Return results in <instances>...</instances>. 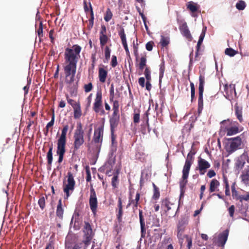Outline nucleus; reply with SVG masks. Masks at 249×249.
Here are the masks:
<instances>
[{
  "mask_svg": "<svg viewBox=\"0 0 249 249\" xmlns=\"http://www.w3.org/2000/svg\"><path fill=\"white\" fill-rule=\"evenodd\" d=\"M82 48L80 46L73 45L71 48H67L64 53V66L63 67L65 75V82L71 85L75 80L77 64L80 57V53Z\"/></svg>",
  "mask_w": 249,
  "mask_h": 249,
  "instance_id": "obj_1",
  "label": "nucleus"
},
{
  "mask_svg": "<svg viewBox=\"0 0 249 249\" xmlns=\"http://www.w3.org/2000/svg\"><path fill=\"white\" fill-rule=\"evenodd\" d=\"M69 128L68 124L63 126L61 134L57 140L56 154L58 156V163L60 164L63 161L64 155L66 152V145L67 142V133Z\"/></svg>",
  "mask_w": 249,
  "mask_h": 249,
  "instance_id": "obj_2",
  "label": "nucleus"
},
{
  "mask_svg": "<svg viewBox=\"0 0 249 249\" xmlns=\"http://www.w3.org/2000/svg\"><path fill=\"white\" fill-rule=\"evenodd\" d=\"M188 224V219L186 217H182L180 218L177 224V231H178V237L179 240V243L180 247H182L183 246V238H185L186 242L187 243V247L188 249H190L192 245V240L187 235L183 234L186 227Z\"/></svg>",
  "mask_w": 249,
  "mask_h": 249,
  "instance_id": "obj_3",
  "label": "nucleus"
},
{
  "mask_svg": "<svg viewBox=\"0 0 249 249\" xmlns=\"http://www.w3.org/2000/svg\"><path fill=\"white\" fill-rule=\"evenodd\" d=\"M84 132L82 125L80 122L77 124L76 128L73 135V151L75 152L78 150L84 142Z\"/></svg>",
  "mask_w": 249,
  "mask_h": 249,
  "instance_id": "obj_4",
  "label": "nucleus"
},
{
  "mask_svg": "<svg viewBox=\"0 0 249 249\" xmlns=\"http://www.w3.org/2000/svg\"><path fill=\"white\" fill-rule=\"evenodd\" d=\"M67 177V182L65 181H63V191L66 195L65 198H68L70 196V194L73 191L75 185L73 176L71 172L68 173Z\"/></svg>",
  "mask_w": 249,
  "mask_h": 249,
  "instance_id": "obj_5",
  "label": "nucleus"
},
{
  "mask_svg": "<svg viewBox=\"0 0 249 249\" xmlns=\"http://www.w3.org/2000/svg\"><path fill=\"white\" fill-rule=\"evenodd\" d=\"M229 142L225 145L226 151L230 154L240 148L242 143V139L240 136L231 138L228 139Z\"/></svg>",
  "mask_w": 249,
  "mask_h": 249,
  "instance_id": "obj_6",
  "label": "nucleus"
},
{
  "mask_svg": "<svg viewBox=\"0 0 249 249\" xmlns=\"http://www.w3.org/2000/svg\"><path fill=\"white\" fill-rule=\"evenodd\" d=\"M83 243L86 246L89 245L94 236V232L90 224L88 222H85L83 229Z\"/></svg>",
  "mask_w": 249,
  "mask_h": 249,
  "instance_id": "obj_7",
  "label": "nucleus"
},
{
  "mask_svg": "<svg viewBox=\"0 0 249 249\" xmlns=\"http://www.w3.org/2000/svg\"><path fill=\"white\" fill-rule=\"evenodd\" d=\"M246 161L249 165V156L247 151L244 150L243 153L238 157L234 163L236 171H240L244 167Z\"/></svg>",
  "mask_w": 249,
  "mask_h": 249,
  "instance_id": "obj_8",
  "label": "nucleus"
},
{
  "mask_svg": "<svg viewBox=\"0 0 249 249\" xmlns=\"http://www.w3.org/2000/svg\"><path fill=\"white\" fill-rule=\"evenodd\" d=\"M205 83V76L204 74H202L200 72L199 76L198 109H203V94L204 92Z\"/></svg>",
  "mask_w": 249,
  "mask_h": 249,
  "instance_id": "obj_9",
  "label": "nucleus"
},
{
  "mask_svg": "<svg viewBox=\"0 0 249 249\" xmlns=\"http://www.w3.org/2000/svg\"><path fill=\"white\" fill-rule=\"evenodd\" d=\"M89 205L92 213L95 215L97 211L98 200L96 192L92 185L90 189Z\"/></svg>",
  "mask_w": 249,
  "mask_h": 249,
  "instance_id": "obj_10",
  "label": "nucleus"
},
{
  "mask_svg": "<svg viewBox=\"0 0 249 249\" xmlns=\"http://www.w3.org/2000/svg\"><path fill=\"white\" fill-rule=\"evenodd\" d=\"M195 154L196 151L192 149L189 152L183 167L182 173L189 174L191 167L194 162L195 159L194 155Z\"/></svg>",
  "mask_w": 249,
  "mask_h": 249,
  "instance_id": "obj_11",
  "label": "nucleus"
},
{
  "mask_svg": "<svg viewBox=\"0 0 249 249\" xmlns=\"http://www.w3.org/2000/svg\"><path fill=\"white\" fill-rule=\"evenodd\" d=\"M235 185L236 183L235 182H234L232 183L231 186L232 196L233 198L236 200H239L241 202H242L243 200L249 201V192H246V194L245 195H240L239 192L236 190Z\"/></svg>",
  "mask_w": 249,
  "mask_h": 249,
  "instance_id": "obj_12",
  "label": "nucleus"
},
{
  "mask_svg": "<svg viewBox=\"0 0 249 249\" xmlns=\"http://www.w3.org/2000/svg\"><path fill=\"white\" fill-rule=\"evenodd\" d=\"M186 5L187 9L190 12L191 16L194 18H197L201 12L200 6L197 3L190 1Z\"/></svg>",
  "mask_w": 249,
  "mask_h": 249,
  "instance_id": "obj_13",
  "label": "nucleus"
},
{
  "mask_svg": "<svg viewBox=\"0 0 249 249\" xmlns=\"http://www.w3.org/2000/svg\"><path fill=\"white\" fill-rule=\"evenodd\" d=\"M211 167L210 163L200 157L198 158L197 169L198 170L200 175H203L207 170Z\"/></svg>",
  "mask_w": 249,
  "mask_h": 249,
  "instance_id": "obj_14",
  "label": "nucleus"
},
{
  "mask_svg": "<svg viewBox=\"0 0 249 249\" xmlns=\"http://www.w3.org/2000/svg\"><path fill=\"white\" fill-rule=\"evenodd\" d=\"M104 127L102 125L95 128L93 142L97 144V146H101L103 141Z\"/></svg>",
  "mask_w": 249,
  "mask_h": 249,
  "instance_id": "obj_15",
  "label": "nucleus"
},
{
  "mask_svg": "<svg viewBox=\"0 0 249 249\" xmlns=\"http://www.w3.org/2000/svg\"><path fill=\"white\" fill-rule=\"evenodd\" d=\"M129 202L127 204V207H128L130 205H132L133 209L134 210H136L140 204V194L137 192L136 194L135 199L132 198V193L130 192L129 195Z\"/></svg>",
  "mask_w": 249,
  "mask_h": 249,
  "instance_id": "obj_16",
  "label": "nucleus"
},
{
  "mask_svg": "<svg viewBox=\"0 0 249 249\" xmlns=\"http://www.w3.org/2000/svg\"><path fill=\"white\" fill-rule=\"evenodd\" d=\"M118 35L121 38L122 43L126 54L129 55V51L127 44L126 35L124 32V30L122 26H120L118 29Z\"/></svg>",
  "mask_w": 249,
  "mask_h": 249,
  "instance_id": "obj_17",
  "label": "nucleus"
},
{
  "mask_svg": "<svg viewBox=\"0 0 249 249\" xmlns=\"http://www.w3.org/2000/svg\"><path fill=\"white\" fill-rule=\"evenodd\" d=\"M224 91L226 96L228 98H233L236 95L234 84L225 85L224 86Z\"/></svg>",
  "mask_w": 249,
  "mask_h": 249,
  "instance_id": "obj_18",
  "label": "nucleus"
},
{
  "mask_svg": "<svg viewBox=\"0 0 249 249\" xmlns=\"http://www.w3.org/2000/svg\"><path fill=\"white\" fill-rule=\"evenodd\" d=\"M179 29L184 36L189 41L192 40V36L186 22H182V23L179 25Z\"/></svg>",
  "mask_w": 249,
  "mask_h": 249,
  "instance_id": "obj_19",
  "label": "nucleus"
},
{
  "mask_svg": "<svg viewBox=\"0 0 249 249\" xmlns=\"http://www.w3.org/2000/svg\"><path fill=\"white\" fill-rule=\"evenodd\" d=\"M241 182L246 186L249 185V165H246L240 176Z\"/></svg>",
  "mask_w": 249,
  "mask_h": 249,
  "instance_id": "obj_20",
  "label": "nucleus"
},
{
  "mask_svg": "<svg viewBox=\"0 0 249 249\" xmlns=\"http://www.w3.org/2000/svg\"><path fill=\"white\" fill-rule=\"evenodd\" d=\"M189 177V174L182 173V176L181 179L179 181V187L180 189V198L183 197L184 196V189L188 183V178Z\"/></svg>",
  "mask_w": 249,
  "mask_h": 249,
  "instance_id": "obj_21",
  "label": "nucleus"
},
{
  "mask_svg": "<svg viewBox=\"0 0 249 249\" xmlns=\"http://www.w3.org/2000/svg\"><path fill=\"white\" fill-rule=\"evenodd\" d=\"M102 107V94L101 90H98L96 93L93 109H99Z\"/></svg>",
  "mask_w": 249,
  "mask_h": 249,
  "instance_id": "obj_22",
  "label": "nucleus"
},
{
  "mask_svg": "<svg viewBox=\"0 0 249 249\" xmlns=\"http://www.w3.org/2000/svg\"><path fill=\"white\" fill-rule=\"evenodd\" d=\"M139 218H140V223L141 225V237L144 238L146 235V230L145 228V222L144 219L143 218L142 215V210H139Z\"/></svg>",
  "mask_w": 249,
  "mask_h": 249,
  "instance_id": "obj_23",
  "label": "nucleus"
},
{
  "mask_svg": "<svg viewBox=\"0 0 249 249\" xmlns=\"http://www.w3.org/2000/svg\"><path fill=\"white\" fill-rule=\"evenodd\" d=\"M229 231L225 230L222 233L219 234L218 238V244L219 246H224L225 244L229 235Z\"/></svg>",
  "mask_w": 249,
  "mask_h": 249,
  "instance_id": "obj_24",
  "label": "nucleus"
},
{
  "mask_svg": "<svg viewBox=\"0 0 249 249\" xmlns=\"http://www.w3.org/2000/svg\"><path fill=\"white\" fill-rule=\"evenodd\" d=\"M220 185V182L215 178L211 180L209 185V192L212 193L214 192L219 191L218 187Z\"/></svg>",
  "mask_w": 249,
  "mask_h": 249,
  "instance_id": "obj_25",
  "label": "nucleus"
},
{
  "mask_svg": "<svg viewBox=\"0 0 249 249\" xmlns=\"http://www.w3.org/2000/svg\"><path fill=\"white\" fill-rule=\"evenodd\" d=\"M107 71L103 68H99L98 71V77L100 82L105 83L107 76Z\"/></svg>",
  "mask_w": 249,
  "mask_h": 249,
  "instance_id": "obj_26",
  "label": "nucleus"
},
{
  "mask_svg": "<svg viewBox=\"0 0 249 249\" xmlns=\"http://www.w3.org/2000/svg\"><path fill=\"white\" fill-rule=\"evenodd\" d=\"M64 209L62 208V199H60L57 206L56 215V216L59 219L62 220L63 217Z\"/></svg>",
  "mask_w": 249,
  "mask_h": 249,
  "instance_id": "obj_27",
  "label": "nucleus"
},
{
  "mask_svg": "<svg viewBox=\"0 0 249 249\" xmlns=\"http://www.w3.org/2000/svg\"><path fill=\"white\" fill-rule=\"evenodd\" d=\"M118 212L117 214V217L118 221L119 222L122 221V216L123 214V205L122 198L121 197L118 198Z\"/></svg>",
  "mask_w": 249,
  "mask_h": 249,
  "instance_id": "obj_28",
  "label": "nucleus"
},
{
  "mask_svg": "<svg viewBox=\"0 0 249 249\" xmlns=\"http://www.w3.org/2000/svg\"><path fill=\"white\" fill-rule=\"evenodd\" d=\"M120 117L119 116H112L110 119V124L111 127V130L112 133H113L114 129L117 127L119 121Z\"/></svg>",
  "mask_w": 249,
  "mask_h": 249,
  "instance_id": "obj_29",
  "label": "nucleus"
},
{
  "mask_svg": "<svg viewBox=\"0 0 249 249\" xmlns=\"http://www.w3.org/2000/svg\"><path fill=\"white\" fill-rule=\"evenodd\" d=\"M119 170L116 169L115 173L114 174L113 177L111 179V185L114 188H116L119 183Z\"/></svg>",
  "mask_w": 249,
  "mask_h": 249,
  "instance_id": "obj_30",
  "label": "nucleus"
},
{
  "mask_svg": "<svg viewBox=\"0 0 249 249\" xmlns=\"http://www.w3.org/2000/svg\"><path fill=\"white\" fill-rule=\"evenodd\" d=\"M161 205L167 208V211L171 210L172 208H174V204L171 203L169 199L167 198H165L162 201Z\"/></svg>",
  "mask_w": 249,
  "mask_h": 249,
  "instance_id": "obj_31",
  "label": "nucleus"
},
{
  "mask_svg": "<svg viewBox=\"0 0 249 249\" xmlns=\"http://www.w3.org/2000/svg\"><path fill=\"white\" fill-rule=\"evenodd\" d=\"M53 144H52L50 147L48 152L47 154V163L48 165L51 166L53 162Z\"/></svg>",
  "mask_w": 249,
  "mask_h": 249,
  "instance_id": "obj_32",
  "label": "nucleus"
},
{
  "mask_svg": "<svg viewBox=\"0 0 249 249\" xmlns=\"http://www.w3.org/2000/svg\"><path fill=\"white\" fill-rule=\"evenodd\" d=\"M146 56L145 55L144 56H142L140 58V63L138 65L139 66V69L140 70H141V71H143V70L144 69L145 67L146 66Z\"/></svg>",
  "mask_w": 249,
  "mask_h": 249,
  "instance_id": "obj_33",
  "label": "nucleus"
},
{
  "mask_svg": "<svg viewBox=\"0 0 249 249\" xmlns=\"http://www.w3.org/2000/svg\"><path fill=\"white\" fill-rule=\"evenodd\" d=\"M82 243H76L74 245H72L71 243H69L68 242H66L65 246L66 249H81Z\"/></svg>",
  "mask_w": 249,
  "mask_h": 249,
  "instance_id": "obj_34",
  "label": "nucleus"
},
{
  "mask_svg": "<svg viewBox=\"0 0 249 249\" xmlns=\"http://www.w3.org/2000/svg\"><path fill=\"white\" fill-rule=\"evenodd\" d=\"M160 44L162 47L167 46L170 43V38L169 36H161V39L160 40Z\"/></svg>",
  "mask_w": 249,
  "mask_h": 249,
  "instance_id": "obj_35",
  "label": "nucleus"
},
{
  "mask_svg": "<svg viewBox=\"0 0 249 249\" xmlns=\"http://www.w3.org/2000/svg\"><path fill=\"white\" fill-rule=\"evenodd\" d=\"M205 29L202 30V32L199 36V39H198V41L197 42V45H196L197 51H199V49L200 48V46L203 42V40L205 37Z\"/></svg>",
  "mask_w": 249,
  "mask_h": 249,
  "instance_id": "obj_36",
  "label": "nucleus"
},
{
  "mask_svg": "<svg viewBox=\"0 0 249 249\" xmlns=\"http://www.w3.org/2000/svg\"><path fill=\"white\" fill-rule=\"evenodd\" d=\"M239 129L236 126L231 127L227 129V136H231L236 134L238 132Z\"/></svg>",
  "mask_w": 249,
  "mask_h": 249,
  "instance_id": "obj_37",
  "label": "nucleus"
},
{
  "mask_svg": "<svg viewBox=\"0 0 249 249\" xmlns=\"http://www.w3.org/2000/svg\"><path fill=\"white\" fill-rule=\"evenodd\" d=\"M100 44L102 48H103L107 42L109 38L107 35L101 36H99Z\"/></svg>",
  "mask_w": 249,
  "mask_h": 249,
  "instance_id": "obj_38",
  "label": "nucleus"
},
{
  "mask_svg": "<svg viewBox=\"0 0 249 249\" xmlns=\"http://www.w3.org/2000/svg\"><path fill=\"white\" fill-rule=\"evenodd\" d=\"M153 186L154 188V194L152 198L155 200H157L159 198L160 196L159 189L154 183H153Z\"/></svg>",
  "mask_w": 249,
  "mask_h": 249,
  "instance_id": "obj_39",
  "label": "nucleus"
},
{
  "mask_svg": "<svg viewBox=\"0 0 249 249\" xmlns=\"http://www.w3.org/2000/svg\"><path fill=\"white\" fill-rule=\"evenodd\" d=\"M47 196H46L45 197L42 196L39 198V199L38 201V204L40 209L42 210H43L45 207V206H46L45 200H46V199H47Z\"/></svg>",
  "mask_w": 249,
  "mask_h": 249,
  "instance_id": "obj_40",
  "label": "nucleus"
},
{
  "mask_svg": "<svg viewBox=\"0 0 249 249\" xmlns=\"http://www.w3.org/2000/svg\"><path fill=\"white\" fill-rule=\"evenodd\" d=\"M112 13L109 8H107L104 16V19L106 21H109L112 18Z\"/></svg>",
  "mask_w": 249,
  "mask_h": 249,
  "instance_id": "obj_41",
  "label": "nucleus"
},
{
  "mask_svg": "<svg viewBox=\"0 0 249 249\" xmlns=\"http://www.w3.org/2000/svg\"><path fill=\"white\" fill-rule=\"evenodd\" d=\"M165 71V64L164 62L162 61L160 65V74H159V78L160 81L161 80L164 74V72Z\"/></svg>",
  "mask_w": 249,
  "mask_h": 249,
  "instance_id": "obj_42",
  "label": "nucleus"
},
{
  "mask_svg": "<svg viewBox=\"0 0 249 249\" xmlns=\"http://www.w3.org/2000/svg\"><path fill=\"white\" fill-rule=\"evenodd\" d=\"M235 6L238 10H243L246 6V4L244 0H240L236 4Z\"/></svg>",
  "mask_w": 249,
  "mask_h": 249,
  "instance_id": "obj_43",
  "label": "nucleus"
},
{
  "mask_svg": "<svg viewBox=\"0 0 249 249\" xmlns=\"http://www.w3.org/2000/svg\"><path fill=\"white\" fill-rule=\"evenodd\" d=\"M115 163V158H110L106 162V163L105 165V168H109L111 167V168H113V167Z\"/></svg>",
  "mask_w": 249,
  "mask_h": 249,
  "instance_id": "obj_44",
  "label": "nucleus"
},
{
  "mask_svg": "<svg viewBox=\"0 0 249 249\" xmlns=\"http://www.w3.org/2000/svg\"><path fill=\"white\" fill-rule=\"evenodd\" d=\"M144 74L145 75L146 81L151 80V71L149 67H146L145 68Z\"/></svg>",
  "mask_w": 249,
  "mask_h": 249,
  "instance_id": "obj_45",
  "label": "nucleus"
},
{
  "mask_svg": "<svg viewBox=\"0 0 249 249\" xmlns=\"http://www.w3.org/2000/svg\"><path fill=\"white\" fill-rule=\"evenodd\" d=\"M225 53L230 56H233L237 53V52L231 48H229L225 50Z\"/></svg>",
  "mask_w": 249,
  "mask_h": 249,
  "instance_id": "obj_46",
  "label": "nucleus"
},
{
  "mask_svg": "<svg viewBox=\"0 0 249 249\" xmlns=\"http://www.w3.org/2000/svg\"><path fill=\"white\" fill-rule=\"evenodd\" d=\"M37 35L40 39L43 36V23L42 21H40L39 24V27L37 31Z\"/></svg>",
  "mask_w": 249,
  "mask_h": 249,
  "instance_id": "obj_47",
  "label": "nucleus"
},
{
  "mask_svg": "<svg viewBox=\"0 0 249 249\" xmlns=\"http://www.w3.org/2000/svg\"><path fill=\"white\" fill-rule=\"evenodd\" d=\"M54 110H52V119L51 120V121L50 122H49L46 126V128H49L50 127L53 126L54 124Z\"/></svg>",
  "mask_w": 249,
  "mask_h": 249,
  "instance_id": "obj_48",
  "label": "nucleus"
},
{
  "mask_svg": "<svg viewBox=\"0 0 249 249\" xmlns=\"http://www.w3.org/2000/svg\"><path fill=\"white\" fill-rule=\"evenodd\" d=\"M111 50L108 46L105 48V57L107 61H108L110 58Z\"/></svg>",
  "mask_w": 249,
  "mask_h": 249,
  "instance_id": "obj_49",
  "label": "nucleus"
},
{
  "mask_svg": "<svg viewBox=\"0 0 249 249\" xmlns=\"http://www.w3.org/2000/svg\"><path fill=\"white\" fill-rule=\"evenodd\" d=\"M191 87V102L193 101V100L195 98V87L194 84L193 82H190Z\"/></svg>",
  "mask_w": 249,
  "mask_h": 249,
  "instance_id": "obj_50",
  "label": "nucleus"
},
{
  "mask_svg": "<svg viewBox=\"0 0 249 249\" xmlns=\"http://www.w3.org/2000/svg\"><path fill=\"white\" fill-rule=\"evenodd\" d=\"M84 89L85 92H89L93 89L92 84L90 82L88 84H86L84 86Z\"/></svg>",
  "mask_w": 249,
  "mask_h": 249,
  "instance_id": "obj_51",
  "label": "nucleus"
},
{
  "mask_svg": "<svg viewBox=\"0 0 249 249\" xmlns=\"http://www.w3.org/2000/svg\"><path fill=\"white\" fill-rule=\"evenodd\" d=\"M78 217H79V214L78 213H74V214L72 216V219H71V223H72L73 221L74 220V226H76V223H77V224L78 225L79 224V222H78Z\"/></svg>",
  "mask_w": 249,
  "mask_h": 249,
  "instance_id": "obj_52",
  "label": "nucleus"
},
{
  "mask_svg": "<svg viewBox=\"0 0 249 249\" xmlns=\"http://www.w3.org/2000/svg\"><path fill=\"white\" fill-rule=\"evenodd\" d=\"M110 65L113 68L115 67L118 65L116 56H115L114 55H113L112 56Z\"/></svg>",
  "mask_w": 249,
  "mask_h": 249,
  "instance_id": "obj_53",
  "label": "nucleus"
},
{
  "mask_svg": "<svg viewBox=\"0 0 249 249\" xmlns=\"http://www.w3.org/2000/svg\"><path fill=\"white\" fill-rule=\"evenodd\" d=\"M86 180L88 182H89L91 180V177L90 175V172L89 166H87L86 168Z\"/></svg>",
  "mask_w": 249,
  "mask_h": 249,
  "instance_id": "obj_54",
  "label": "nucleus"
},
{
  "mask_svg": "<svg viewBox=\"0 0 249 249\" xmlns=\"http://www.w3.org/2000/svg\"><path fill=\"white\" fill-rule=\"evenodd\" d=\"M154 43L153 41H151L148 42L145 45L146 49L148 51H151L152 50Z\"/></svg>",
  "mask_w": 249,
  "mask_h": 249,
  "instance_id": "obj_55",
  "label": "nucleus"
},
{
  "mask_svg": "<svg viewBox=\"0 0 249 249\" xmlns=\"http://www.w3.org/2000/svg\"><path fill=\"white\" fill-rule=\"evenodd\" d=\"M235 211V207L233 205L231 206L228 209V212L231 217L233 218Z\"/></svg>",
  "mask_w": 249,
  "mask_h": 249,
  "instance_id": "obj_56",
  "label": "nucleus"
},
{
  "mask_svg": "<svg viewBox=\"0 0 249 249\" xmlns=\"http://www.w3.org/2000/svg\"><path fill=\"white\" fill-rule=\"evenodd\" d=\"M94 18H90L88 20L89 24L87 26V29L89 31H90L91 29L93 28L94 25Z\"/></svg>",
  "mask_w": 249,
  "mask_h": 249,
  "instance_id": "obj_57",
  "label": "nucleus"
},
{
  "mask_svg": "<svg viewBox=\"0 0 249 249\" xmlns=\"http://www.w3.org/2000/svg\"><path fill=\"white\" fill-rule=\"evenodd\" d=\"M107 35V29L105 25H102L101 30L100 31L99 35L100 36Z\"/></svg>",
  "mask_w": 249,
  "mask_h": 249,
  "instance_id": "obj_58",
  "label": "nucleus"
},
{
  "mask_svg": "<svg viewBox=\"0 0 249 249\" xmlns=\"http://www.w3.org/2000/svg\"><path fill=\"white\" fill-rule=\"evenodd\" d=\"M110 92V101H113V99L114 97V87L113 84L111 85V87L109 90Z\"/></svg>",
  "mask_w": 249,
  "mask_h": 249,
  "instance_id": "obj_59",
  "label": "nucleus"
},
{
  "mask_svg": "<svg viewBox=\"0 0 249 249\" xmlns=\"http://www.w3.org/2000/svg\"><path fill=\"white\" fill-rule=\"evenodd\" d=\"M241 110H236V112H235L236 115L237 116V118H238V119L239 120V121L240 122H242L243 121Z\"/></svg>",
  "mask_w": 249,
  "mask_h": 249,
  "instance_id": "obj_60",
  "label": "nucleus"
},
{
  "mask_svg": "<svg viewBox=\"0 0 249 249\" xmlns=\"http://www.w3.org/2000/svg\"><path fill=\"white\" fill-rule=\"evenodd\" d=\"M133 121L135 123H138L140 121V113L135 112L134 114Z\"/></svg>",
  "mask_w": 249,
  "mask_h": 249,
  "instance_id": "obj_61",
  "label": "nucleus"
},
{
  "mask_svg": "<svg viewBox=\"0 0 249 249\" xmlns=\"http://www.w3.org/2000/svg\"><path fill=\"white\" fill-rule=\"evenodd\" d=\"M81 110H74V117L78 119L82 115Z\"/></svg>",
  "mask_w": 249,
  "mask_h": 249,
  "instance_id": "obj_62",
  "label": "nucleus"
},
{
  "mask_svg": "<svg viewBox=\"0 0 249 249\" xmlns=\"http://www.w3.org/2000/svg\"><path fill=\"white\" fill-rule=\"evenodd\" d=\"M215 175L216 173L213 170H210L207 174V177H209V178L214 177L215 176Z\"/></svg>",
  "mask_w": 249,
  "mask_h": 249,
  "instance_id": "obj_63",
  "label": "nucleus"
},
{
  "mask_svg": "<svg viewBox=\"0 0 249 249\" xmlns=\"http://www.w3.org/2000/svg\"><path fill=\"white\" fill-rule=\"evenodd\" d=\"M138 82L139 85L142 87L143 88L145 86V79L144 77H140L139 78Z\"/></svg>",
  "mask_w": 249,
  "mask_h": 249,
  "instance_id": "obj_64",
  "label": "nucleus"
}]
</instances>
